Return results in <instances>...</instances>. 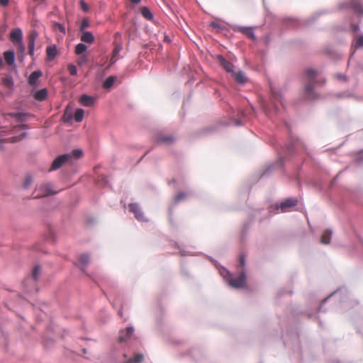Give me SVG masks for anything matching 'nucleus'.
<instances>
[{"label":"nucleus","instance_id":"f257e3e1","mask_svg":"<svg viewBox=\"0 0 363 363\" xmlns=\"http://www.w3.org/2000/svg\"><path fill=\"white\" fill-rule=\"evenodd\" d=\"M318 72L313 68H306L303 73V79L308 82L303 89V99L306 101H313L318 99L320 96L314 89L315 84L323 85L326 79L323 78L321 82L317 79Z\"/></svg>","mask_w":363,"mask_h":363},{"label":"nucleus","instance_id":"f03ea898","mask_svg":"<svg viewBox=\"0 0 363 363\" xmlns=\"http://www.w3.org/2000/svg\"><path fill=\"white\" fill-rule=\"evenodd\" d=\"M302 145V141L298 138L294 136L290 137V141L286 145L284 149V157L281 156L280 153H279V160L275 164H270L267 166V167L259 174L257 181L259 179L268 177L271 174L272 170L277 168H282L284 164L285 160H289V158L294 156L296 153V147L298 145Z\"/></svg>","mask_w":363,"mask_h":363},{"label":"nucleus","instance_id":"7ed1b4c3","mask_svg":"<svg viewBox=\"0 0 363 363\" xmlns=\"http://www.w3.org/2000/svg\"><path fill=\"white\" fill-rule=\"evenodd\" d=\"M208 258L231 287L235 289H242L244 287L246 281V275L244 269L242 270L240 275L233 277L230 271L226 267L222 266L217 260L211 257H208Z\"/></svg>","mask_w":363,"mask_h":363},{"label":"nucleus","instance_id":"20e7f679","mask_svg":"<svg viewBox=\"0 0 363 363\" xmlns=\"http://www.w3.org/2000/svg\"><path fill=\"white\" fill-rule=\"evenodd\" d=\"M328 301H333L336 305L342 304L345 308H350V303H349V293L347 289L345 286L339 287L337 290L325 298L318 306V313H325L327 311L324 306Z\"/></svg>","mask_w":363,"mask_h":363},{"label":"nucleus","instance_id":"39448f33","mask_svg":"<svg viewBox=\"0 0 363 363\" xmlns=\"http://www.w3.org/2000/svg\"><path fill=\"white\" fill-rule=\"evenodd\" d=\"M90 263V255L89 253H82L78 256L77 260L74 262V265L79 267L81 271L89 277L94 281L99 284V280L96 275L88 274L86 267Z\"/></svg>","mask_w":363,"mask_h":363},{"label":"nucleus","instance_id":"423d86ee","mask_svg":"<svg viewBox=\"0 0 363 363\" xmlns=\"http://www.w3.org/2000/svg\"><path fill=\"white\" fill-rule=\"evenodd\" d=\"M339 9H350L359 17L363 16V6L360 0H351L349 2H342L339 4Z\"/></svg>","mask_w":363,"mask_h":363},{"label":"nucleus","instance_id":"0eeeda50","mask_svg":"<svg viewBox=\"0 0 363 363\" xmlns=\"http://www.w3.org/2000/svg\"><path fill=\"white\" fill-rule=\"evenodd\" d=\"M298 203V200L296 197H288L279 203H277L274 206V210H281L283 212L286 211L289 208L296 206Z\"/></svg>","mask_w":363,"mask_h":363},{"label":"nucleus","instance_id":"6e6552de","mask_svg":"<svg viewBox=\"0 0 363 363\" xmlns=\"http://www.w3.org/2000/svg\"><path fill=\"white\" fill-rule=\"evenodd\" d=\"M64 164H71V156L69 154L58 155L52 162L49 172L60 169Z\"/></svg>","mask_w":363,"mask_h":363},{"label":"nucleus","instance_id":"1a4fd4ad","mask_svg":"<svg viewBox=\"0 0 363 363\" xmlns=\"http://www.w3.org/2000/svg\"><path fill=\"white\" fill-rule=\"evenodd\" d=\"M232 27L235 31L241 33L242 34L246 35L248 38L251 39L252 40L255 41L257 40V37L254 32L253 27L243 26H239V25H233V26H232Z\"/></svg>","mask_w":363,"mask_h":363},{"label":"nucleus","instance_id":"9d476101","mask_svg":"<svg viewBox=\"0 0 363 363\" xmlns=\"http://www.w3.org/2000/svg\"><path fill=\"white\" fill-rule=\"evenodd\" d=\"M129 211L134 213L135 218L140 222H147V219L145 218L140 206L137 203H131L128 206Z\"/></svg>","mask_w":363,"mask_h":363},{"label":"nucleus","instance_id":"9b49d317","mask_svg":"<svg viewBox=\"0 0 363 363\" xmlns=\"http://www.w3.org/2000/svg\"><path fill=\"white\" fill-rule=\"evenodd\" d=\"M11 40L14 43H18L19 48H23V31L21 28L13 29L10 33Z\"/></svg>","mask_w":363,"mask_h":363},{"label":"nucleus","instance_id":"f8f14e48","mask_svg":"<svg viewBox=\"0 0 363 363\" xmlns=\"http://www.w3.org/2000/svg\"><path fill=\"white\" fill-rule=\"evenodd\" d=\"M217 60L219 62L220 65L223 67V68L228 73L233 72L234 65L232 62L227 60L223 55H218Z\"/></svg>","mask_w":363,"mask_h":363},{"label":"nucleus","instance_id":"ddd939ff","mask_svg":"<svg viewBox=\"0 0 363 363\" xmlns=\"http://www.w3.org/2000/svg\"><path fill=\"white\" fill-rule=\"evenodd\" d=\"M39 190L41 191L40 194L35 196L34 198L46 197L56 194V192L52 189L50 183L40 186Z\"/></svg>","mask_w":363,"mask_h":363},{"label":"nucleus","instance_id":"4468645a","mask_svg":"<svg viewBox=\"0 0 363 363\" xmlns=\"http://www.w3.org/2000/svg\"><path fill=\"white\" fill-rule=\"evenodd\" d=\"M133 333L134 327L133 325H130L124 330H121L119 335V341L121 342L126 341L129 337H130L133 335Z\"/></svg>","mask_w":363,"mask_h":363},{"label":"nucleus","instance_id":"2eb2a0df","mask_svg":"<svg viewBox=\"0 0 363 363\" xmlns=\"http://www.w3.org/2000/svg\"><path fill=\"white\" fill-rule=\"evenodd\" d=\"M87 45L86 43L82 42L78 43L74 48V52L77 55L82 56L84 61L87 60L86 51H87Z\"/></svg>","mask_w":363,"mask_h":363},{"label":"nucleus","instance_id":"dca6fc26","mask_svg":"<svg viewBox=\"0 0 363 363\" xmlns=\"http://www.w3.org/2000/svg\"><path fill=\"white\" fill-rule=\"evenodd\" d=\"M38 36V32L34 30L28 37V55L31 57L34 56L35 41Z\"/></svg>","mask_w":363,"mask_h":363},{"label":"nucleus","instance_id":"f3484780","mask_svg":"<svg viewBox=\"0 0 363 363\" xmlns=\"http://www.w3.org/2000/svg\"><path fill=\"white\" fill-rule=\"evenodd\" d=\"M4 57L9 66H16L15 60H16V54L13 50H9L4 53Z\"/></svg>","mask_w":363,"mask_h":363},{"label":"nucleus","instance_id":"a211bd4d","mask_svg":"<svg viewBox=\"0 0 363 363\" xmlns=\"http://www.w3.org/2000/svg\"><path fill=\"white\" fill-rule=\"evenodd\" d=\"M79 102L86 107H91L94 105L96 99L94 96H89L86 94H84L80 96Z\"/></svg>","mask_w":363,"mask_h":363},{"label":"nucleus","instance_id":"6ab92c4d","mask_svg":"<svg viewBox=\"0 0 363 363\" xmlns=\"http://www.w3.org/2000/svg\"><path fill=\"white\" fill-rule=\"evenodd\" d=\"M43 76V72L40 69L33 71L28 79V83L30 86L36 85L38 80Z\"/></svg>","mask_w":363,"mask_h":363},{"label":"nucleus","instance_id":"aec40b11","mask_svg":"<svg viewBox=\"0 0 363 363\" xmlns=\"http://www.w3.org/2000/svg\"><path fill=\"white\" fill-rule=\"evenodd\" d=\"M363 47V34L356 35L351 45V48L353 49L352 55H354L357 50Z\"/></svg>","mask_w":363,"mask_h":363},{"label":"nucleus","instance_id":"412c9836","mask_svg":"<svg viewBox=\"0 0 363 363\" xmlns=\"http://www.w3.org/2000/svg\"><path fill=\"white\" fill-rule=\"evenodd\" d=\"M82 34L80 35V40L82 42L87 44H92L95 40V37L93 35L92 32L85 30L84 32H80Z\"/></svg>","mask_w":363,"mask_h":363},{"label":"nucleus","instance_id":"4be33fe9","mask_svg":"<svg viewBox=\"0 0 363 363\" xmlns=\"http://www.w3.org/2000/svg\"><path fill=\"white\" fill-rule=\"evenodd\" d=\"M270 91L273 99L279 101L284 106V96L283 92L280 89L272 86L270 87Z\"/></svg>","mask_w":363,"mask_h":363},{"label":"nucleus","instance_id":"5701e85b","mask_svg":"<svg viewBox=\"0 0 363 363\" xmlns=\"http://www.w3.org/2000/svg\"><path fill=\"white\" fill-rule=\"evenodd\" d=\"M232 77L238 84H244L246 83L245 74L242 70H239L238 72L233 71V72H232Z\"/></svg>","mask_w":363,"mask_h":363},{"label":"nucleus","instance_id":"b1692460","mask_svg":"<svg viewBox=\"0 0 363 363\" xmlns=\"http://www.w3.org/2000/svg\"><path fill=\"white\" fill-rule=\"evenodd\" d=\"M47 60L52 61L57 54V48L55 45L48 46L46 48Z\"/></svg>","mask_w":363,"mask_h":363},{"label":"nucleus","instance_id":"393cba45","mask_svg":"<svg viewBox=\"0 0 363 363\" xmlns=\"http://www.w3.org/2000/svg\"><path fill=\"white\" fill-rule=\"evenodd\" d=\"M48 96V90L46 88H43L39 90H37L34 94V98L39 101H44Z\"/></svg>","mask_w":363,"mask_h":363},{"label":"nucleus","instance_id":"a878e982","mask_svg":"<svg viewBox=\"0 0 363 363\" xmlns=\"http://www.w3.org/2000/svg\"><path fill=\"white\" fill-rule=\"evenodd\" d=\"M333 234V231L330 229H326L323 232L321 238L320 242L324 245H328L330 242L331 236Z\"/></svg>","mask_w":363,"mask_h":363},{"label":"nucleus","instance_id":"bb28decb","mask_svg":"<svg viewBox=\"0 0 363 363\" xmlns=\"http://www.w3.org/2000/svg\"><path fill=\"white\" fill-rule=\"evenodd\" d=\"M1 82L3 85L8 89H13L14 87V81L11 76H6L2 77Z\"/></svg>","mask_w":363,"mask_h":363},{"label":"nucleus","instance_id":"cd10ccee","mask_svg":"<svg viewBox=\"0 0 363 363\" xmlns=\"http://www.w3.org/2000/svg\"><path fill=\"white\" fill-rule=\"evenodd\" d=\"M140 13H141L142 16L147 20L150 21L154 18V15H153L152 12L147 6L142 7L140 9Z\"/></svg>","mask_w":363,"mask_h":363},{"label":"nucleus","instance_id":"c85d7f7f","mask_svg":"<svg viewBox=\"0 0 363 363\" xmlns=\"http://www.w3.org/2000/svg\"><path fill=\"white\" fill-rule=\"evenodd\" d=\"M174 140V137L172 135L160 136L157 138V142L158 143L172 144Z\"/></svg>","mask_w":363,"mask_h":363},{"label":"nucleus","instance_id":"c756f323","mask_svg":"<svg viewBox=\"0 0 363 363\" xmlns=\"http://www.w3.org/2000/svg\"><path fill=\"white\" fill-rule=\"evenodd\" d=\"M116 79V76H109L108 77L104 82L103 83V87L106 89H111L114 82H115V80Z\"/></svg>","mask_w":363,"mask_h":363},{"label":"nucleus","instance_id":"7c9ffc66","mask_svg":"<svg viewBox=\"0 0 363 363\" xmlns=\"http://www.w3.org/2000/svg\"><path fill=\"white\" fill-rule=\"evenodd\" d=\"M84 116V111L82 108H78L76 109L74 114L73 116L74 119L76 122L82 121Z\"/></svg>","mask_w":363,"mask_h":363},{"label":"nucleus","instance_id":"2f4dec72","mask_svg":"<svg viewBox=\"0 0 363 363\" xmlns=\"http://www.w3.org/2000/svg\"><path fill=\"white\" fill-rule=\"evenodd\" d=\"M329 11L327 10H322L315 12L313 15H312L308 20L306 21V24H309L316 20L320 15L324 13H328Z\"/></svg>","mask_w":363,"mask_h":363},{"label":"nucleus","instance_id":"473e14b6","mask_svg":"<svg viewBox=\"0 0 363 363\" xmlns=\"http://www.w3.org/2000/svg\"><path fill=\"white\" fill-rule=\"evenodd\" d=\"M71 156V161L72 158L79 159L83 155V151L81 149H74L70 153H68Z\"/></svg>","mask_w":363,"mask_h":363},{"label":"nucleus","instance_id":"72a5a7b5","mask_svg":"<svg viewBox=\"0 0 363 363\" xmlns=\"http://www.w3.org/2000/svg\"><path fill=\"white\" fill-rule=\"evenodd\" d=\"M52 25H53V28L54 29L59 30V31L61 33H62L63 35H65L66 33V28H65V26L63 24H62L61 23H59V22H57V21H54L52 23Z\"/></svg>","mask_w":363,"mask_h":363},{"label":"nucleus","instance_id":"f704fd0d","mask_svg":"<svg viewBox=\"0 0 363 363\" xmlns=\"http://www.w3.org/2000/svg\"><path fill=\"white\" fill-rule=\"evenodd\" d=\"M40 269H41L40 266L39 264H37L35 266V267L33 270L32 277L35 281H38L39 279Z\"/></svg>","mask_w":363,"mask_h":363},{"label":"nucleus","instance_id":"c9c22d12","mask_svg":"<svg viewBox=\"0 0 363 363\" xmlns=\"http://www.w3.org/2000/svg\"><path fill=\"white\" fill-rule=\"evenodd\" d=\"M10 115L13 118H18L20 122H23L25 121V119L23 118L24 116L28 114L26 113H23V112L18 111V112L11 113Z\"/></svg>","mask_w":363,"mask_h":363},{"label":"nucleus","instance_id":"e433bc0d","mask_svg":"<svg viewBox=\"0 0 363 363\" xmlns=\"http://www.w3.org/2000/svg\"><path fill=\"white\" fill-rule=\"evenodd\" d=\"M33 183V177L31 175H27L23 183V188L24 189H28L30 185Z\"/></svg>","mask_w":363,"mask_h":363},{"label":"nucleus","instance_id":"4c0bfd02","mask_svg":"<svg viewBox=\"0 0 363 363\" xmlns=\"http://www.w3.org/2000/svg\"><path fill=\"white\" fill-rule=\"evenodd\" d=\"M90 26V22L88 18H85L82 21L80 27H79V31L84 32L85 31V29L89 28Z\"/></svg>","mask_w":363,"mask_h":363},{"label":"nucleus","instance_id":"58836bf2","mask_svg":"<svg viewBox=\"0 0 363 363\" xmlns=\"http://www.w3.org/2000/svg\"><path fill=\"white\" fill-rule=\"evenodd\" d=\"M224 125H235L237 127L242 126L243 125L242 121L240 119H233L232 121L229 123H223Z\"/></svg>","mask_w":363,"mask_h":363},{"label":"nucleus","instance_id":"ea45409f","mask_svg":"<svg viewBox=\"0 0 363 363\" xmlns=\"http://www.w3.org/2000/svg\"><path fill=\"white\" fill-rule=\"evenodd\" d=\"M250 222H247L243 225L242 228V233H241V236H242V239H244L245 235H247V231L250 228Z\"/></svg>","mask_w":363,"mask_h":363},{"label":"nucleus","instance_id":"a19ab883","mask_svg":"<svg viewBox=\"0 0 363 363\" xmlns=\"http://www.w3.org/2000/svg\"><path fill=\"white\" fill-rule=\"evenodd\" d=\"M123 45L121 44H116L113 50V56L112 60L118 55V53L122 50Z\"/></svg>","mask_w":363,"mask_h":363},{"label":"nucleus","instance_id":"79ce46f5","mask_svg":"<svg viewBox=\"0 0 363 363\" xmlns=\"http://www.w3.org/2000/svg\"><path fill=\"white\" fill-rule=\"evenodd\" d=\"M18 58L21 62H23L25 59V47L23 44L22 48H18Z\"/></svg>","mask_w":363,"mask_h":363},{"label":"nucleus","instance_id":"37998d69","mask_svg":"<svg viewBox=\"0 0 363 363\" xmlns=\"http://www.w3.org/2000/svg\"><path fill=\"white\" fill-rule=\"evenodd\" d=\"M354 162L357 164H363V150L356 155Z\"/></svg>","mask_w":363,"mask_h":363},{"label":"nucleus","instance_id":"c03bdc74","mask_svg":"<svg viewBox=\"0 0 363 363\" xmlns=\"http://www.w3.org/2000/svg\"><path fill=\"white\" fill-rule=\"evenodd\" d=\"M186 194L184 192L180 191L175 196L174 201L175 203H177L181 201L182 200L186 198Z\"/></svg>","mask_w":363,"mask_h":363},{"label":"nucleus","instance_id":"a18cd8bd","mask_svg":"<svg viewBox=\"0 0 363 363\" xmlns=\"http://www.w3.org/2000/svg\"><path fill=\"white\" fill-rule=\"evenodd\" d=\"M216 126H213V125L204 128L201 130V134L206 135L210 133H213L216 131Z\"/></svg>","mask_w":363,"mask_h":363},{"label":"nucleus","instance_id":"49530a36","mask_svg":"<svg viewBox=\"0 0 363 363\" xmlns=\"http://www.w3.org/2000/svg\"><path fill=\"white\" fill-rule=\"evenodd\" d=\"M335 78L337 80L343 81L345 82H347L349 80L348 77L346 74L342 73H337L335 74Z\"/></svg>","mask_w":363,"mask_h":363},{"label":"nucleus","instance_id":"de8ad7c7","mask_svg":"<svg viewBox=\"0 0 363 363\" xmlns=\"http://www.w3.org/2000/svg\"><path fill=\"white\" fill-rule=\"evenodd\" d=\"M143 359L144 355L143 354H136L132 359L133 363H140Z\"/></svg>","mask_w":363,"mask_h":363},{"label":"nucleus","instance_id":"09e8293b","mask_svg":"<svg viewBox=\"0 0 363 363\" xmlns=\"http://www.w3.org/2000/svg\"><path fill=\"white\" fill-rule=\"evenodd\" d=\"M68 69H69V72L71 75L75 76L77 74V69L74 65H73V64L69 65Z\"/></svg>","mask_w":363,"mask_h":363},{"label":"nucleus","instance_id":"8fccbe9b","mask_svg":"<svg viewBox=\"0 0 363 363\" xmlns=\"http://www.w3.org/2000/svg\"><path fill=\"white\" fill-rule=\"evenodd\" d=\"M79 4L81 9L84 12H87L89 10V7L84 0H80Z\"/></svg>","mask_w":363,"mask_h":363},{"label":"nucleus","instance_id":"3c124183","mask_svg":"<svg viewBox=\"0 0 363 363\" xmlns=\"http://www.w3.org/2000/svg\"><path fill=\"white\" fill-rule=\"evenodd\" d=\"M11 67H13V69L8 72L6 76H11L12 77L14 75L15 76H18V69H17V66H11Z\"/></svg>","mask_w":363,"mask_h":363},{"label":"nucleus","instance_id":"603ef678","mask_svg":"<svg viewBox=\"0 0 363 363\" xmlns=\"http://www.w3.org/2000/svg\"><path fill=\"white\" fill-rule=\"evenodd\" d=\"M350 28L352 30V32L357 33L359 30V24L358 23H352L350 24Z\"/></svg>","mask_w":363,"mask_h":363},{"label":"nucleus","instance_id":"864d4df0","mask_svg":"<svg viewBox=\"0 0 363 363\" xmlns=\"http://www.w3.org/2000/svg\"><path fill=\"white\" fill-rule=\"evenodd\" d=\"M211 26L212 28H216L218 30L223 29V27L219 23L214 22V21L211 23Z\"/></svg>","mask_w":363,"mask_h":363},{"label":"nucleus","instance_id":"5fc2aeb1","mask_svg":"<svg viewBox=\"0 0 363 363\" xmlns=\"http://www.w3.org/2000/svg\"><path fill=\"white\" fill-rule=\"evenodd\" d=\"M240 264L242 267L245 265V258L244 255H240Z\"/></svg>","mask_w":363,"mask_h":363},{"label":"nucleus","instance_id":"6e6d98bb","mask_svg":"<svg viewBox=\"0 0 363 363\" xmlns=\"http://www.w3.org/2000/svg\"><path fill=\"white\" fill-rule=\"evenodd\" d=\"M64 121L65 122H69L72 118H74L72 114H69L66 116V113L64 114Z\"/></svg>","mask_w":363,"mask_h":363},{"label":"nucleus","instance_id":"4d7b16f0","mask_svg":"<svg viewBox=\"0 0 363 363\" xmlns=\"http://www.w3.org/2000/svg\"><path fill=\"white\" fill-rule=\"evenodd\" d=\"M9 0H0V5L4 6V7H6L9 5Z\"/></svg>","mask_w":363,"mask_h":363},{"label":"nucleus","instance_id":"13d9d810","mask_svg":"<svg viewBox=\"0 0 363 363\" xmlns=\"http://www.w3.org/2000/svg\"><path fill=\"white\" fill-rule=\"evenodd\" d=\"M182 272L184 275H185L186 277L189 276L187 269L184 265H182Z\"/></svg>","mask_w":363,"mask_h":363},{"label":"nucleus","instance_id":"bf43d9fd","mask_svg":"<svg viewBox=\"0 0 363 363\" xmlns=\"http://www.w3.org/2000/svg\"><path fill=\"white\" fill-rule=\"evenodd\" d=\"M178 248L179 249V253L182 256H186L189 255V252H186L184 250L182 249L179 246H178Z\"/></svg>","mask_w":363,"mask_h":363},{"label":"nucleus","instance_id":"052dcab7","mask_svg":"<svg viewBox=\"0 0 363 363\" xmlns=\"http://www.w3.org/2000/svg\"><path fill=\"white\" fill-rule=\"evenodd\" d=\"M286 291L284 289H280L278 292H277V297H281V296H283Z\"/></svg>","mask_w":363,"mask_h":363},{"label":"nucleus","instance_id":"680f3d73","mask_svg":"<svg viewBox=\"0 0 363 363\" xmlns=\"http://www.w3.org/2000/svg\"><path fill=\"white\" fill-rule=\"evenodd\" d=\"M54 342H55L54 340H53V339H51V338H50V339H48V341H47V344H48V345H53V344H54Z\"/></svg>","mask_w":363,"mask_h":363},{"label":"nucleus","instance_id":"e2e57ef3","mask_svg":"<svg viewBox=\"0 0 363 363\" xmlns=\"http://www.w3.org/2000/svg\"><path fill=\"white\" fill-rule=\"evenodd\" d=\"M131 3L134 4H138L140 3L141 0H129Z\"/></svg>","mask_w":363,"mask_h":363},{"label":"nucleus","instance_id":"0e129e2a","mask_svg":"<svg viewBox=\"0 0 363 363\" xmlns=\"http://www.w3.org/2000/svg\"><path fill=\"white\" fill-rule=\"evenodd\" d=\"M164 40L167 43H169L171 41V40L168 35L164 36Z\"/></svg>","mask_w":363,"mask_h":363},{"label":"nucleus","instance_id":"69168bd1","mask_svg":"<svg viewBox=\"0 0 363 363\" xmlns=\"http://www.w3.org/2000/svg\"><path fill=\"white\" fill-rule=\"evenodd\" d=\"M325 52L328 54H332L333 52V50L332 49H325Z\"/></svg>","mask_w":363,"mask_h":363},{"label":"nucleus","instance_id":"338daca9","mask_svg":"<svg viewBox=\"0 0 363 363\" xmlns=\"http://www.w3.org/2000/svg\"><path fill=\"white\" fill-rule=\"evenodd\" d=\"M337 96L339 97V98H343V97H345V94L339 93V94H337Z\"/></svg>","mask_w":363,"mask_h":363},{"label":"nucleus","instance_id":"774afa93","mask_svg":"<svg viewBox=\"0 0 363 363\" xmlns=\"http://www.w3.org/2000/svg\"><path fill=\"white\" fill-rule=\"evenodd\" d=\"M273 106H274V108L275 111H276V112H277V111H279V107H278V106H277L276 104H274L273 105Z\"/></svg>","mask_w":363,"mask_h":363}]
</instances>
